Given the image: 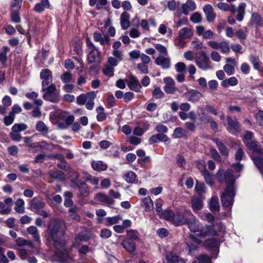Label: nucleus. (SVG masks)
<instances>
[{
    "label": "nucleus",
    "instance_id": "4be33fe9",
    "mask_svg": "<svg viewBox=\"0 0 263 263\" xmlns=\"http://www.w3.org/2000/svg\"><path fill=\"white\" fill-rule=\"evenodd\" d=\"M203 199L202 196L193 197L191 199L192 208L196 212L200 210L203 206Z\"/></svg>",
    "mask_w": 263,
    "mask_h": 263
},
{
    "label": "nucleus",
    "instance_id": "49530a36",
    "mask_svg": "<svg viewBox=\"0 0 263 263\" xmlns=\"http://www.w3.org/2000/svg\"><path fill=\"white\" fill-rule=\"evenodd\" d=\"M35 128L37 132L43 134H47L49 132L48 127L42 121H39L36 122Z\"/></svg>",
    "mask_w": 263,
    "mask_h": 263
},
{
    "label": "nucleus",
    "instance_id": "680f3d73",
    "mask_svg": "<svg viewBox=\"0 0 263 263\" xmlns=\"http://www.w3.org/2000/svg\"><path fill=\"white\" fill-rule=\"evenodd\" d=\"M195 189L200 196H201V195L205 192L206 187L204 184L197 182Z\"/></svg>",
    "mask_w": 263,
    "mask_h": 263
},
{
    "label": "nucleus",
    "instance_id": "cd10ccee",
    "mask_svg": "<svg viewBox=\"0 0 263 263\" xmlns=\"http://www.w3.org/2000/svg\"><path fill=\"white\" fill-rule=\"evenodd\" d=\"M141 205L147 212H150L154 209L153 201L149 197L143 198L142 199Z\"/></svg>",
    "mask_w": 263,
    "mask_h": 263
},
{
    "label": "nucleus",
    "instance_id": "13d9d810",
    "mask_svg": "<svg viewBox=\"0 0 263 263\" xmlns=\"http://www.w3.org/2000/svg\"><path fill=\"white\" fill-rule=\"evenodd\" d=\"M223 53L227 54L230 51V48L229 43L227 41H222L220 43L219 48Z\"/></svg>",
    "mask_w": 263,
    "mask_h": 263
},
{
    "label": "nucleus",
    "instance_id": "37998d69",
    "mask_svg": "<svg viewBox=\"0 0 263 263\" xmlns=\"http://www.w3.org/2000/svg\"><path fill=\"white\" fill-rule=\"evenodd\" d=\"M205 107L204 108L201 106H198V116L199 118V120L201 122L204 123L208 118L210 116L206 115Z\"/></svg>",
    "mask_w": 263,
    "mask_h": 263
},
{
    "label": "nucleus",
    "instance_id": "393cba45",
    "mask_svg": "<svg viewBox=\"0 0 263 263\" xmlns=\"http://www.w3.org/2000/svg\"><path fill=\"white\" fill-rule=\"evenodd\" d=\"M196 8V4L193 0H187L186 2L182 6V12L185 15H187L190 11H193Z\"/></svg>",
    "mask_w": 263,
    "mask_h": 263
},
{
    "label": "nucleus",
    "instance_id": "6ab92c4d",
    "mask_svg": "<svg viewBox=\"0 0 263 263\" xmlns=\"http://www.w3.org/2000/svg\"><path fill=\"white\" fill-rule=\"evenodd\" d=\"M96 93L95 91H90L86 93H81L77 98V103L79 105H83L89 98L95 99Z\"/></svg>",
    "mask_w": 263,
    "mask_h": 263
},
{
    "label": "nucleus",
    "instance_id": "4c0bfd02",
    "mask_svg": "<svg viewBox=\"0 0 263 263\" xmlns=\"http://www.w3.org/2000/svg\"><path fill=\"white\" fill-rule=\"evenodd\" d=\"M27 231L32 236L34 241L38 242L40 241V236L36 227L33 226H30L27 228Z\"/></svg>",
    "mask_w": 263,
    "mask_h": 263
},
{
    "label": "nucleus",
    "instance_id": "39448f33",
    "mask_svg": "<svg viewBox=\"0 0 263 263\" xmlns=\"http://www.w3.org/2000/svg\"><path fill=\"white\" fill-rule=\"evenodd\" d=\"M195 63L202 70H212L213 67L209 57L204 52H201L195 59Z\"/></svg>",
    "mask_w": 263,
    "mask_h": 263
},
{
    "label": "nucleus",
    "instance_id": "864d4df0",
    "mask_svg": "<svg viewBox=\"0 0 263 263\" xmlns=\"http://www.w3.org/2000/svg\"><path fill=\"white\" fill-rule=\"evenodd\" d=\"M203 176L206 183L209 185H212L213 184V175L210 173L209 171H204L201 174Z\"/></svg>",
    "mask_w": 263,
    "mask_h": 263
},
{
    "label": "nucleus",
    "instance_id": "412c9836",
    "mask_svg": "<svg viewBox=\"0 0 263 263\" xmlns=\"http://www.w3.org/2000/svg\"><path fill=\"white\" fill-rule=\"evenodd\" d=\"M187 219L184 217V215L180 212L174 213V216L172 223L175 226H179L186 224Z\"/></svg>",
    "mask_w": 263,
    "mask_h": 263
},
{
    "label": "nucleus",
    "instance_id": "e2e57ef3",
    "mask_svg": "<svg viewBox=\"0 0 263 263\" xmlns=\"http://www.w3.org/2000/svg\"><path fill=\"white\" fill-rule=\"evenodd\" d=\"M136 176L135 173L130 171L125 175V180L128 183H133L135 182Z\"/></svg>",
    "mask_w": 263,
    "mask_h": 263
},
{
    "label": "nucleus",
    "instance_id": "2f4dec72",
    "mask_svg": "<svg viewBox=\"0 0 263 263\" xmlns=\"http://www.w3.org/2000/svg\"><path fill=\"white\" fill-rule=\"evenodd\" d=\"M193 35V31L191 29L184 27L181 29L179 32L178 37L181 39H187Z\"/></svg>",
    "mask_w": 263,
    "mask_h": 263
},
{
    "label": "nucleus",
    "instance_id": "58836bf2",
    "mask_svg": "<svg viewBox=\"0 0 263 263\" xmlns=\"http://www.w3.org/2000/svg\"><path fill=\"white\" fill-rule=\"evenodd\" d=\"M219 245V241L214 238L208 239L204 242V245L207 249L216 248Z\"/></svg>",
    "mask_w": 263,
    "mask_h": 263
},
{
    "label": "nucleus",
    "instance_id": "f704fd0d",
    "mask_svg": "<svg viewBox=\"0 0 263 263\" xmlns=\"http://www.w3.org/2000/svg\"><path fill=\"white\" fill-rule=\"evenodd\" d=\"M123 248L130 253H134L136 250L135 243L130 241L129 239L124 240L122 243Z\"/></svg>",
    "mask_w": 263,
    "mask_h": 263
},
{
    "label": "nucleus",
    "instance_id": "7ed1b4c3",
    "mask_svg": "<svg viewBox=\"0 0 263 263\" xmlns=\"http://www.w3.org/2000/svg\"><path fill=\"white\" fill-rule=\"evenodd\" d=\"M235 191L234 186L228 185L220 196L222 205L231 209L233 204Z\"/></svg>",
    "mask_w": 263,
    "mask_h": 263
},
{
    "label": "nucleus",
    "instance_id": "b1692460",
    "mask_svg": "<svg viewBox=\"0 0 263 263\" xmlns=\"http://www.w3.org/2000/svg\"><path fill=\"white\" fill-rule=\"evenodd\" d=\"M129 18L130 15L127 12L124 11L121 14L120 20L122 29L126 30L129 27L130 25Z\"/></svg>",
    "mask_w": 263,
    "mask_h": 263
},
{
    "label": "nucleus",
    "instance_id": "bf43d9fd",
    "mask_svg": "<svg viewBox=\"0 0 263 263\" xmlns=\"http://www.w3.org/2000/svg\"><path fill=\"white\" fill-rule=\"evenodd\" d=\"M104 74L109 77H112L114 73V69L109 65L106 64L102 69Z\"/></svg>",
    "mask_w": 263,
    "mask_h": 263
},
{
    "label": "nucleus",
    "instance_id": "a18cd8bd",
    "mask_svg": "<svg viewBox=\"0 0 263 263\" xmlns=\"http://www.w3.org/2000/svg\"><path fill=\"white\" fill-rule=\"evenodd\" d=\"M251 20L252 23L255 24L257 28L262 26L263 23L261 16L257 13H253L251 15Z\"/></svg>",
    "mask_w": 263,
    "mask_h": 263
},
{
    "label": "nucleus",
    "instance_id": "79ce46f5",
    "mask_svg": "<svg viewBox=\"0 0 263 263\" xmlns=\"http://www.w3.org/2000/svg\"><path fill=\"white\" fill-rule=\"evenodd\" d=\"M97 113V120L98 122H102L105 120L107 117V115L104 111V107L100 105L96 108Z\"/></svg>",
    "mask_w": 263,
    "mask_h": 263
},
{
    "label": "nucleus",
    "instance_id": "aec40b11",
    "mask_svg": "<svg viewBox=\"0 0 263 263\" xmlns=\"http://www.w3.org/2000/svg\"><path fill=\"white\" fill-rule=\"evenodd\" d=\"M128 86L131 90L136 92H140L142 88V86L137 78L133 75H131L129 77Z\"/></svg>",
    "mask_w": 263,
    "mask_h": 263
},
{
    "label": "nucleus",
    "instance_id": "09e8293b",
    "mask_svg": "<svg viewBox=\"0 0 263 263\" xmlns=\"http://www.w3.org/2000/svg\"><path fill=\"white\" fill-rule=\"evenodd\" d=\"M59 118L62 119H65V124L67 125L68 127L69 125L72 124L74 118L72 115H68L67 116V114L65 112H62L61 114L59 115Z\"/></svg>",
    "mask_w": 263,
    "mask_h": 263
},
{
    "label": "nucleus",
    "instance_id": "8fccbe9b",
    "mask_svg": "<svg viewBox=\"0 0 263 263\" xmlns=\"http://www.w3.org/2000/svg\"><path fill=\"white\" fill-rule=\"evenodd\" d=\"M165 259L168 263H176L180 260L178 256L173 254L171 252H167L166 253Z\"/></svg>",
    "mask_w": 263,
    "mask_h": 263
},
{
    "label": "nucleus",
    "instance_id": "c756f323",
    "mask_svg": "<svg viewBox=\"0 0 263 263\" xmlns=\"http://www.w3.org/2000/svg\"><path fill=\"white\" fill-rule=\"evenodd\" d=\"M48 174L51 178L60 181H64L65 179L64 173L58 170H50L48 172Z\"/></svg>",
    "mask_w": 263,
    "mask_h": 263
},
{
    "label": "nucleus",
    "instance_id": "ddd939ff",
    "mask_svg": "<svg viewBox=\"0 0 263 263\" xmlns=\"http://www.w3.org/2000/svg\"><path fill=\"white\" fill-rule=\"evenodd\" d=\"M40 78L43 80L42 83V89H45L50 85L52 82L51 71L48 69H43L40 73Z\"/></svg>",
    "mask_w": 263,
    "mask_h": 263
},
{
    "label": "nucleus",
    "instance_id": "338daca9",
    "mask_svg": "<svg viewBox=\"0 0 263 263\" xmlns=\"http://www.w3.org/2000/svg\"><path fill=\"white\" fill-rule=\"evenodd\" d=\"M61 80L63 83H69L72 80V73L69 71L65 72L61 76Z\"/></svg>",
    "mask_w": 263,
    "mask_h": 263
},
{
    "label": "nucleus",
    "instance_id": "052dcab7",
    "mask_svg": "<svg viewBox=\"0 0 263 263\" xmlns=\"http://www.w3.org/2000/svg\"><path fill=\"white\" fill-rule=\"evenodd\" d=\"M151 162V158L149 156H146L142 159L138 160V163L143 168L148 167V164Z\"/></svg>",
    "mask_w": 263,
    "mask_h": 263
},
{
    "label": "nucleus",
    "instance_id": "0eeeda50",
    "mask_svg": "<svg viewBox=\"0 0 263 263\" xmlns=\"http://www.w3.org/2000/svg\"><path fill=\"white\" fill-rule=\"evenodd\" d=\"M185 212L187 215L190 216L186 223L188 225L190 230L193 232H199V233L201 231H203L201 223L193 215L191 211L190 210H186Z\"/></svg>",
    "mask_w": 263,
    "mask_h": 263
},
{
    "label": "nucleus",
    "instance_id": "0e129e2a",
    "mask_svg": "<svg viewBox=\"0 0 263 263\" xmlns=\"http://www.w3.org/2000/svg\"><path fill=\"white\" fill-rule=\"evenodd\" d=\"M15 118V117L9 112L8 115L6 116L3 118V122L6 126H9L11 125Z\"/></svg>",
    "mask_w": 263,
    "mask_h": 263
},
{
    "label": "nucleus",
    "instance_id": "423d86ee",
    "mask_svg": "<svg viewBox=\"0 0 263 263\" xmlns=\"http://www.w3.org/2000/svg\"><path fill=\"white\" fill-rule=\"evenodd\" d=\"M216 227H218L219 231H224L226 228L221 222H218L211 225H206L205 230L202 231L199 234L200 237H205L206 236H217V231L216 229Z\"/></svg>",
    "mask_w": 263,
    "mask_h": 263
},
{
    "label": "nucleus",
    "instance_id": "1a4fd4ad",
    "mask_svg": "<svg viewBox=\"0 0 263 263\" xmlns=\"http://www.w3.org/2000/svg\"><path fill=\"white\" fill-rule=\"evenodd\" d=\"M246 4L244 2L240 3L237 8L234 5H231L230 7H229L228 11L232 14L237 12L236 18L238 22H241L246 14Z\"/></svg>",
    "mask_w": 263,
    "mask_h": 263
},
{
    "label": "nucleus",
    "instance_id": "7c9ffc66",
    "mask_svg": "<svg viewBox=\"0 0 263 263\" xmlns=\"http://www.w3.org/2000/svg\"><path fill=\"white\" fill-rule=\"evenodd\" d=\"M50 7V3L48 0H42L40 3H37L34 8V10L38 13H41L44 11L45 9H48Z\"/></svg>",
    "mask_w": 263,
    "mask_h": 263
},
{
    "label": "nucleus",
    "instance_id": "f257e3e1",
    "mask_svg": "<svg viewBox=\"0 0 263 263\" xmlns=\"http://www.w3.org/2000/svg\"><path fill=\"white\" fill-rule=\"evenodd\" d=\"M48 232L56 249L55 259L59 263L73 262V258L67 250L66 242L63 238L64 232L62 222L57 219L51 220L48 226Z\"/></svg>",
    "mask_w": 263,
    "mask_h": 263
},
{
    "label": "nucleus",
    "instance_id": "a19ab883",
    "mask_svg": "<svg viewBox=\"0 0 263 263\" xmlns=\"http://www.w3.org/2000/svg\"><path fill=\"white\" fill-rule=\"evenodd\" d=\"M213 141L216 143L218 148L221 154L225 156H227L229 155L228 149L226 146L220 141L217 139H215Z\"/></svg>",
    "mask_w": 263,
    "mask_h": 263
},
{
    "label": "nucleus",
    "instance_id": "dca6fc26",
    "mask_svg": "<svg viewBox=\"0 0 263 263\" xmlns=\"http://www.w3.org/2000/svg\"><path fill=\"white\" fill-rule=\"evenodd\" d=\"M156 65L160 66L163 69H167L171 67V59L165 55H159L155 59V61Z\"/></svg>",
    "mask_w": 263,
    "mask_h": 263
},
{
    "label": "nucleus",
    "instance_id": "774afa93",
    "mask_svg": "<svg viewBox=\"0 0 263 263\" xmlns=\"http://www.w3.org/2000/svg\"><path fill=\"white\" fill-rule=\"evenodd\" d=\"M255 119L257 124L261 126H263V110H259L255 115Z\"/></svg>",
    "mask_w": 263,
    "mask_h": 263
},
{
    "label": "nucleus",
    "instance_id": "6e6d98bb",
    "mask_svg": "<svg viewBox=\"0 0 263 263\" xmlns=\"http://www.w3.org/2000/svg\"><path fill=\"white\" fill-rule=\"evenodd\" d=\"M186 132L185 130L180 127H177L175 129L173 137L174 138H181L186 136Z\"/></svg>",
    "mask_w": 263,
    "mask_h": 263
},
{
    "label": "nucleus",
    "instance_id": "4468645a",
    "mask_svg": "<svg viewBox=\"0 0 263 263\" xmlns=\"http://www.w3.org/2000/svg\"><path fill=\"white\" fill-rule=\"evenodd\" d=\"M228 127L227 130L232 134L235 135L240 131L238 122L235 117L229 116L228 117Z\"/></svg>",
    "mask_w": 263,
    "mask_h": 263
},
{
    "label": "nucleus",
    "instance_id": "f3484780",
    "mask_svg": "<svg viewBox=\"0 0 263 263\" xmlns=\"http://www.w3.org/2000/svg\"><path fill=\"white\" fill-rule=\"evenodd\" d=\"M93 37L94 41L99 42L102 46H104L105 44L110 45V39L107 34L103 36L101 33L95 32L93 34Z\"/></svg>",
    "mask_w": 263,
    "mask_h": 263
},
{
    "label": "nucleus",
    "instance_id": "c03bdc74",
    "mask_svg": "<svg viewBox=\"0 0 263 263\" xmlns=\"http://www.w3.org/2000/svg\"><path fill=\"white\" fill-rule=\"evenodd\" d=\"M28 125L25 123H15L11 127V130L17 133L25 131L28 128Z\"/></svg>",
    "mask_w": 263,
    "mask_h": 263
},
{
    "label": "nucleus",
    "instance_id": "4d7b16f0",
    "mask_svg": "<svg viewBox=\"0 0 263 263\" xmlns=\"http://www.w3.org/2000/svg\"><path fill=\"white\" fill-rule=\"evenodd\" d=\"M198 263H211V257L206 254H201L196 257Z\"/></svg>",
    "mask_w": 263,
    "mask_h": 263
},
{
    "label": "nucleus",
    "instance_id": "bb28decb",
    "mask_svg": "<svg viewBox=\"0 0 263 263\" xmlns=\"http://www.w3.org/2000/svg\"><path fill=\"white\" fill-rule=\"evenodd\" d=\"M96 198L100 202L103 203L104 204L110 206L115 203L114 199H111L108 196L102 193H98L96 194Z\"/></svg>",
    "mask_w": 263,
    "mask_h": 263
},
{
    "label": "nucleus",
    "instance_id": "f8f14e48",
    "mask_svg": "<svg viewBox=\"0 0 263 263\" xmlns=\"http://www.w3.org/2000/svg\"><path fill=\"white\" fill-rule=\"evenodd\" d=\"M73 189L78 190V196L80 197H87L90 194L89 187L86 184L85 181H81L78 183H75L72 187Z\"/></svg>",
    "mask_w": 263,
    "mask_h": 263
},
{
    "label": "nucleus",
    "instance_id": "603ef678",
    "mask_svg": "<svg viewBox=\"0 0 263 263\" xmlns=\"http://www.w3.org/2000/svg\"><path fill=\"white\" fill-rule=\"evenodd\" d=\"M248 31L247 27H244L243 29H238L236 32V35L240 40H244L247 39Z\"/></svg>",
    "mask_w": 263,
    "mask_h": 263
},
{
    "label": "nucleus",
    "instance_id": "5701e85b",
    "mask_svg": "<svg viewBox=\"0 0 263 263\" xmlns=\"http://www.w3.org/2000/svg\"><path fill=\"white\" fill-rule=\"evenodd\" d=\"M203 10L206 15L208 22H213L215 18L216 15L213 12L212 6L210 4L206 5L204 6Z\"/></svg>",
    "mask_w": 263,
    "mask_h": 263
},
{
    "label": "nucleus",
    "instance_id": "69168bd1",
    "mask_svg": "<svg viewBox=\"0 0 263 263\" xmlns=\"http://www.w3.org/2000/svg\"><path fill=\"white\" fill-rule=\"evenodd\" d=\"M126 234L129 240H136L138 239V232L136 230L133 229L127 230Z\"/></svg>",
    "mask_w": 263,
    "mask_h": 263
},
{
    "label": "nucleus",
    "instance_id": "20e7f679",
    "mask_svg": "<svg viewBox=\"0 0 263 263\" xmlns=\"http://www.w3.org/2000/svg\"><path fill=\"white\" fill-rule=\"evenodd\" d=\"M45 93L43 95V99L51 103H57L60 100L59 92L56 90V86L54 84H51L45 89H42Z\"/></svg>",
    "mask_w": 263,
    "mask_h": 263
},
{
    "label": "nucleus",
    "instance_id": "9b49d317",
    "mask_svg": "<svg viewBox=\"0 0 263 263\" xmlns=\"http://www.w3.org/2000/svg\"><path fill=\"white\" fill-rule=\"evenodd\" d=\"M217 179L220 182L225 181L228 186H234L233 184L235 180V177L234 176L233 171L231 169H228L224 174V179L222 178V173L218 171L216 175Z\"/></svg>",
    "mask_w": 263,
    "mask_h": 263
},
{
    "label": "nucleus",
    "instance_id": "c9c22d12",
    "mask_svg": "<svg viewBox=\"0 0 263 263\" xmlns=\"http://www.w3.org/2000/svg\"><path fill=\"white\" fill-rule=\"evenodd\" d=\"M238 83V81L235 77H232L229 79H226L221 82V85L225 88L230 86H235Z\"/></svg>",
    "mask_w": 263,
    "mask_h": 263
},
{
    "label": "nucleus",
    "instance_id": "de8ad7c7",
    "mask_svg": "<svg viewBox=\"0 0 263 263\" xmlns=\"http://www.w3.org/2000/svg\"><path fill=\"white\" fill-rule=\"evenodd\" d=\"M245 153L242 147L238 145L234 155V159L236 161L240 162L245 157Z\"/></svg>",
    "mask_w": 263,
    "mask_h": 263
},
{
    "label": "nucleus",
    "instance_id": "c85d7f7f",
    "mask_svg": "<svg viewBox=\"0 0 263 263\" xmlns=\"http://www.w3.org/2000/svg\"><path fill=\"white\" fill-rule=\"evenodd\" d=\"M91 165L94 171L99 172L106 171L108 167L107 165L102 161H93Z\"/></svg>",
    "mask_w": 263,
    "mask_h": 263
},
{
    "label": "nucleus",
    "instance_id": "9d476101",
    "mask_svg": "<svg viewBox=\"0 0 263 263\" xmlns=\"http://www.w3.org/2000/svg\"><path fill=\"white\" fill-rule=\"evenodd\" d=\"M92 237V234L88 231H84L79 233L76 235L72 243V247L74 248H78L81 246V242H87Z\"/></svg>",
    "mask_w": 263,
    "mask_h": 263
},
{
    "label": "nucleus",
    "instance_id": "473e14b6",
    "mask_svg": "<svg viewBox=\"0 0 263 263\" xmlns=\"http://www.w3.org/2000/svg\"><path fill=\"white\" fill-rule=\"evenodd\" d=\"M210 210L214 212H218L220 210V205L219 203V199L217 197L215 196L212 197L209 202Z\"/></svg>",
    "mask_w": 263,
    "mask_h": 263
},
{
    "label": "nucleus",
    "instance_id": "3c124183",
    "mask_svg": "<svg viewBox=\"0 0 263 263\" xmlns=\"http://www.w3.org/2000/svg\"><path fill=\"white\" fill-rule=\"evenodd\" d=\"M16 242L17 246L22 247L27 246L29 248L32 249L33 248V243L30 240H27L23 238L19 237L16 240Z\"/></svg>",
    "mask_w": 263,
    "mask_h": 263
},
{
    "label": "nucleus",
    "instance_id": "72a5a7b5",
    "mask_svg": "<svg viewBox=\"0 0 263 263\" xmlns=\"http://www.w3.org/2000/svg\"><path fill=\"white\" fill-rule=\"evenodd\" d=\"M69 177L70 179L71 186L72 187L74 185L75 183H78L82 180L79 179L80 175L79 173L73 170H70L69 173Z\"/></svg>",
    "mask_w": 263,
    "mask_h": 263
},
{
    "label": "nucleus",
    "instance_id": "a878e982",
    "mask_svg": "<svg viewBox=\"0 0 263 263\" xmlns=\"http://www.w3.org/2000/svg\"><path fill=\"white\" fill-rule=\"evenodd\" d=\"M249 60L253 65V68L255 70H259V68L261 67L262 62L258 55L253 53L250 54L249 56Z\"/></svg>",
    "mask_w": 263,
    "mask_h": 263
},
{
    "label": "nucleus",
    "instance_id": "5fc2aeb1",
    "mask_svg": "<svg viewBox=\"0 0 263 263\" xmlns=\"http://www.w3.org/2000/svg\"><path fill=\"white\" fill-rule=\"evenodd\" d=\"M174 213L171 210H165L162 215H160L161 218H163L166 220L170 221L172 222Z\"/></svg>",
    "mask_w": 263,
    "mask_h": 263
},
{
    "label": "nucleus",
    "instance_id": "a211bd4d",
    "mask_svg": "<svg viewBox=\"0 0 263 263\" xmlns=\"http://www.w3.org/2000/svg\"><path fill=\"white\" fill-rule=\"evenodd\" d=\"M184 95L186 97L188 101L194 103L198 102L202 97L201 92L194 89L188 90Z\"/></svg>",
    "mask_w": 263,
    "mask_h": 263
},
{
    "label": "nucleus",
    "instance_id": "2eb2a0df",
    "mask_svg": "<svg viewBox=\"0 0 263 263\" xmlns=\"http://www.w3.org/2000/svg\"><path fill=\"white\" fill-rule=\"evenodd\" d=\"M45 202L40 198L34 197L30 203V209L35 213L45 207Z\"/></svg>",
    "mask_w": 263,
    "mask_h": 263
},
{
    "label": "nucleus",
    "instance_id": "ea45409f",
    "mask_svg": "<svg viewBox=\"0 0 263 263\" xmlns=\"http://www.w3.org/2000/svg\"><path fill=\"white\" fill-rule=\"evenodd\" d=\"M121 220L122 218L120 215L113 217H107L105 218V225L107 227L110 226L118 223Z\"/></svg>",
    "mask_w": 263,
    "mask_h": 263
},
{
    "label": "nucleus",
    "instance_id": "e433bc0d",
    "mask_svg": "<svg viewBox=\"0 0 263 263\" xmlns=\"http://www.w3.org/2000/svg\"><path fill=\"white\" fill-rule=\"evenodd\" d=\"M10 49L8 46H3L0 50V62L2 64L6 66L7 61V53L9 52Z\"/></svg>",
    "mask_w": 263,
    "mask_h": 263
},
{
    "label": "nucleus",
    "instance_id": "f03ea898",
    "mask_svg": "<svg viewBox=\"0 0 263 263\" xmlns=\"http://www.w3.org/2000/svg\"><path fill=\"white\" fill-rule=\"evenodd\" d=\"M246 145L251 151V158L259 172L263 174V151L255 140H250L246 142Z\"/></svg>",
    "mask_w": 263,
    "mask_h": 263
},
{
    "label": "nucleus",
    "instance_id": "6e6552de",
    "mask_svg": "<svg viewBox=\"0 0 263 263\" xmlns=\"http://www.w3.org/2000/svg\"><path fill=\"white\" fill-rule=\"evenodd\" d=\"M86 45L88 47V62L89 64L93 63L99 57V51L98 48L89 39H86Z\"/></svg>",
    "mask_w": 263,
    "mask_h": 263
}]
</instances>
